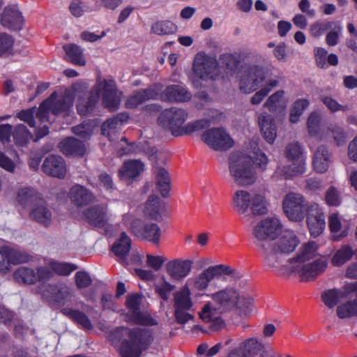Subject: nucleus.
I'll return each mask as SVG.
<instances>
[{"label":"nucleus","instance_id":"obj_48","mask_svg":"<svg viewBox=\"0 0 357 357\" xmlns=\"http://www.w3.org/2000/svg\"><path fill=\"white\" fill-rule=\"evenodd\" d=\"M67 59L75 65L84 66L86 61L83 56L82 50L75 44L66 45L63 47Z\"/></svg>","mask_w":357,"mask_h":357},{"label":"nucleus","instance_id":"obj_24","mask_svg":"<svg viewBox=\"0 0 357 357\" xmlns=\"http://www.w3.org/2000/svg\"><path fill=\"white\" fill-rule=\"evenodd\" d=\"M1 24L10 30H20L24 24L21 13L15 6H7L4 8L1 18Z\"/></svg>","mask_w":357,"mask_h":357},{"label":"nucleus","instance_id":"obj_53","mask_svg":"<svg viewBox=\"0 0 357 357\" xmlns=\"http://www.w3.org/2000/svg\"><path fill=\"white\" fill-rule=\"evenodd\" d=\"M177 26L169 20L155 22L151 26V32L159 36L169 35L176 31Z\"/></svg>","mask_w":357,"mask_h":357},{"label":"nucleus","instance_id":"obj_39","mask_svg":"<svg viewBox=\"0 0 357 357\" xmlns=\"http://www.w3.org/2000/svg\"><path fill=\"white\" fill-rule=\"evenodd\" d=\"M54 300L60 305H65L66 303L72 302L75 296L74 289L65 284L54 287L52 289Z\"/></svg>","mask_w":357,"mask_h":357},{"label":"nucleus","instance_id":"obj_25","mask_svg":"<svg viewBox=\"0 0 357 357\" xmlns=\"http://www.w3.org/2000/svg\"><path fill=\"white\" fill-rule=\"evenodd\" d=\"M29 218L46 228L50 227L52 223V212L43 202L36 203L32 206Z\"/></svg>","mask_w":357,"mask_h":357},{"label":"nucleus","instance_id":"obj_46","mask_svg":"<svg viewBox=\"0 0 357 357\" xmlns=\"http://www.w3.org/2000/svg\"><path fill=\"white\" fill-rule=\"evenodd\" d=\"M190 294V289L186 285L177 291L174 294L175 309L190 310L192 306Z\"/></svg>","mask_w":357,"mask_h":357},{"label":"nucleus","instance_id":"obj_26","mask_svg":"<svg viewBox=\"0 0 357 357\" xmlns=\"http://www.w3.org/2000/svg\"><path fill=\"white\" fill-rule=\"evenodd\" d=\"M289 165H280L277 167L273 177H281L284 178H290L301 176L306 170V159H303L301 164L296 160L289 161Z\"/></svg>","mask_w":357,"mask_h":357},{"label":"nucleus","instance_id":"obj_47","mask_svg":"<svg viewBox=\"0 0 357 357\" xmlns=\"http://www.w3.org/2000/svg\"><path fill=\"white\" fill-rule=\"evenodd\" d=\"M327 139L331 137L337 146L344 145L346 142V133L344 128L338 123L332 122L326 126Z\"/></svg>","mask_w":357,"mask_h":357},{"label":"nucleus","instance_id":"obj_12","mask_svg":"<svg viewBox=\"0 0 357 357\" xmlns=\"http://www.w3.org/2000/svg\"><path fill=\"white\" fill-rule=\"evenodd\" d=\"M31 257L26 252H22L13 248L0 246V273H7L13 265L26 263Z\"/></svg>","mask_w":357,"mask_h":357},{"label":"nucleus","instance_id":"obj_64","mask_svg":"<svg viewBox=\"0 0 357 357\" xmlns=\"http://www.w3.org/2000/svg\"><path fill=\"white\" fill-rule=\"evenodd\" d=\"M325 199L328 205L337 206L342 202L341 193L335 188L331 187L326 192Z\"/></svg>","mask_w":357,"mask_h":357},{"label":"nucleus","instance_id":"obj_28","mask_svg":"<svg viewBox=\"0 0 357 357\" xmlns=\"http://www.w3.org/2000/svg\"><path fill=\"white\" fill-rule=\"evenodd\" d=\"M84 216L89 224L98 227H105L109 220L106 207L100 205H96L87 208Z\"/></svg>","mask_w":357,"mask_h":357},{"label":"nucleus","instance_id":"obj_51","mask_svg":"<svg viewBox=\"0 0 357 357\" xmlns=\"http://www.w3.org/2000/svg\"><path fill=\"white\" fill-rule=\"evenodd\" d=\"M38 199V193L32 188H23L19 190L17 195V202L23 206L36 204Z\"/></svg>","mask_w":357,"mask_h":357},{"label":"nucleus","instance_id":"obj_34","mask_svg":"<svg viewBox=\"0 0 357 357\" xmlns=\"http://www.w3.org/2000/svg\"><path fill=\"white\" fill-rule=\"evenodd\" d=\"M144 169V164L137 160L126 161L119 171L123 181H128L138 176Z\"/></svg>","mask_w":357,"mask_h":357},{"label":"nucleus","instance_id":"obj_31","mask_svg":"<svg viewBox=\"0 0 357 357\" xmlns=\"http://www.w3.org/2000/svg\"><path fill=\"white\" fill-rule=\"evenodd\" d=\"M321 114L318 112H312L310 114L307 120V128L308 134L317 137L319 139H326V127L321 128Z\"/></svg>","mask_w":357,"mask_h":357},{"label":"nucleus","instance_id":"obj_10","mask_svg":"<svg viewBox=\"0 0 357 357\" xmlns=\"http://www.w3.org/2000/svg\"><path fill=\"white\" fill-rule=\"evenodd\" d=\"M187 118L188 113L183 109L171 107L161 112L158 121L160 126L170 130L174 135H180L183 132L182 126Z\"/></svg>","mask_w":357,"mask_h":357},{"label":"nucleus","instance_id":"obj_8","mask_svg":"<svg viewBox=\"0 0 357 357\" xmlns=\"http://www.w3.org/2000/svg\"><path fill=\"white\" fill-rule=\"evenodd\" d=\"M265 70L259 65H250L243 68L239 77V89L250 94L263 86L266 82Z\"/></svg>","mask_w":357,"mask_h":357},{"label":"nucleus","instance_id":"obj_1","mask_svg":"<svg viewBox=\"0 0 357 357\" xmlns=\"http://www.w3.org/2000/svg\"><path fill=\"white\" fill-rule=\"evenodd\" d=\"M251 162L257 168L264 171L268 159L257 146H255L248 155L239 152L230 154L228 163L229 176L230 181L235 185L248 187L256 183L257 174Z\"/></svg>","mask_w":357,"mask_h":357},{"label":"nucleus","instance_id":"obj_62","mask_svg":"<svg viewBox=\"0 0 357 357\" xmlns=\"http://www.w3.org/2000/svg\"><path fill=\"white\" fill-rule=\"evenodd\" d=\"M331 31L326 34V43L329 46H335L339 43V38L342 34V26L338 22H334Z\"/></svg>","mask_w":357,"mask_h":357},{"label":"nucleus","instance_id":"obj_32","mask_svg":"<svg viewBox=\"0 0 357 357\" xmlns=\"http://www.w3.org/2000/svg\"><path fill=\"white\" fill-rule=\"evenodd\" d=\"M258 123L263 137L268 143L273 144L277 136L274 120L269 115L261 114L258 117Z\"/></svg>","mask_w":357,"mask_h":357},{"label":"nucleus","instance_id":"obj_14","mask_svg":"<svg viewBox=\"0 0 357 357\" xmlns=\"http://www.w3.org/2000/svg\"><path fill=\"white\" fill-rule=\"evenodd\" d=\"M202 139L208 146L215 151H226L234 145V141L222 128L206 130L202 135Z\"/></svg>","mask_w":357,"mask_h":357},{"label":"nucleus","instance_id":"obj_45","mask_svg":"<svg viewBox=\"0 0 357 357\" xmlns=\"http://www.w3.org/2000/svg\"><path fill=\"white\" fill-rule=\"evenodd\" d=\"M279 85V81L277 79H267L260 89L257 91L251 98L250 102L252 105H259L262 102L265 97Z\"/></svg>","mask_w":357,"mask_h":357},{"label":"nucleus","instance_id":"obj_37","mask_svg":"<svg viewBox=\"0 0 357 357\" xmlns=\"http://www.w3.org/2000/svg\"><path fill=\"white\" fill-rule=\"evenodd\" d=\"M59 148L61 152L66 155H79L82 156L86 151L84 144L77 139L69 137L63 140Z\"/></svg>","mask_w":357,"mask_h":357},{"label":"nucleus","instance_id":"obj_38","mask_svg":"<svg viewBox=\"0 0 357 357\" xmlns=\"http://www.w3.org/2000/svg\"><path fill=\"white\" fill-rule=\"evenodd\" d=\"M284 90L276 91L267 98L264 107L272 112L284 110L287 104V101L284 98Z\"/></svg>","mask_w":357,"mask_h":357},{"label":"nucleus","instance_id":"obj_33","mask_svg":"<svg viewBox=\"0 0 357 357\" xmlns=\"http://www.w3.org/2000/svg\"><path fill=\"white\" fill-rule=\"evenodd\" d=\"M252 195L245 190H236L231 199V206L238 214H245L250 206Z\"/></svg>","mask_w":357,"mask_h":357},{"label":"nucleus","instance_id":"obj_22","mask_svg":"<svg viewBox=\"0 0 357 357\" xmlns=\"http://www.w3.org/2000/svg\"><path fill=\"white\" fill-rule=\"evenodd\" d=\"M328 227L333 239L338 241L347 235L349 223L339 213H333L328 216Z\"/></svg>","mask_w":357,"mask_h":357},{"label":"nucleus","instance_id":"obj_43","mask_svg":"<svg viewBox=\"0 0 357 357\" xmlns=\"http://www.w3.org/2000/svg\"><path fill=\"white\" fill-rule=\"evenodd\" d=\"M61 312L66 316L80 325L83 329L91 330L92 328L90 319L84 312L69 307L63 308Z\"/></svg>","mask_w":357,"mask_h":357},{"label":"nucleus","instance_id":"obj_50","mask_svg":"<svg viewBox=\"0 0 357 357\" xmlns=\"http://www.w3.org/2000/svg\"><path fill=\"white\" fill-rule=\"evenodd\" d=\"M309 105L310 102L305 98H300L294 102L290 108V122L292 123H297Z\"/></svg>","mask_w":357,"mask_h":357},{"label":"nucleus","instance_id":"obj_27","mask_svg":"<svg viewBox=\"0 0 357 357\" xmlns=\"http://www.w3.org/2000/svg\"><path fill=\"white\" fill-rule=\"evenodd\" d=\"M69 198L71 202L77 206L88 205L96 200L94 195L81 185H75L70 189Z\"/></svg>","mask_w":357,"mask_h":357},{"label":"nucleus","instance_id":"obj_13","mask_svg":"<svg viewBox=\"0 0 357 357\" xmlns=\"http://www.w3.org/2000/svg\"><path fill=\"white\" fill-rule=\"evenodd\" d=\"M130 231L137 238L155 244L160 242L161 229L153 222L135 219L131 222Z\"/></svg>","mask_w":357,"mask_h":357},{"label":"nucleus","instance_id":"obj_19","mask_svg":"<svg viewBox=\"0 0 357 357\" xmlns=\"http://www.w3.org/2000/svg\"><path fill=\"white\" fill-rule=\"evenodd\" d=\"M161 90L162 85L160 84H156L146 89L137 91L127 100L126 103V107L132 109L135 108L146 100L155 99Z\"/></svg>","mask_w":357,"mask_h":357},{"label":"nucleus","instance_id":"obj_7","mask_svg":"<svg viewBox=\"0 0 357 357\" xmlns=\"http://www.w3.org/2000/svg\"><path fill=\"white\" fill-rule=\"evenodd\" d=\"M232 273L229 266L220 264L211 266L199 274L190 278L185 285L195 291H203L207 289L211 281L222 274L229 275Z\"/></svg>","mask_w":357,"mask_h":357},{"label":"nucleus","instance_id":"obj_11","mask_svg":"<svg viewBox=\"0 0 357 357\" xmlns=\"http://www.w3.org/2000/svg\"><path fill=\"white\" fill-rule=\"evenodd\" d=\"M218 65L215 56L201 52L196 54L193 63L194 73L202 79H215L218 75Z\"/></svg>","mask_w":357,"mask_h":357},{"label":"nucleus","instance_id":"obj_5","mask_svg":"<svg viewBox=\"0 0 357 357\" xmlns=\"http://www.w3.org/2000/svg\"><path fill=\"white\" fill-rule=\"evenodd\" d=\"M287 266V271L281 270L282 273H294L301 281L308 282L315 279L326 269L328 261L325 258H319L314 261L294 263Z\"/></svg>","mask_w":357,"mask_h":357},{"label":"nucleus","instance_id":"obj_30","mask_svg":"<svg viewBox=\"0 0 357 357\" xmlns=\"http://www.w3.org/2000/svg\"><path fill=\"white\" fill-rule=\"evenodd\" d=\"M331 154L325 146H318L314 151L312 165L314 169L318 173L326 172L331 162Z\"/></svg>","mask_w":357,"mask_h":357},{"label":"nucleus","instance_id":"obj_58","mask_svg":"<svg viewBox=\"0 0 357 357\" xmlns=\"http://www.w3.org/2000/svg\"><path fill=\"white\" fill-rule=\"evenodd\" d=\"M337 315L341 319L357 316V299L339 305L337 307Z\"/></svg>","mask_w":357,"mask_h":357},{"label":"nucleus","instance_id":"obj_21","mask_svg":"<svg viewBox=\"0 0 357 357\" xmlns=\"http://www.w3.org/2000/svg\"><path fill=\"white\" fill-rule=\"evenodd\" d=\"M43 171L47 175L63 178L66 174V165L63 158L58 155H50L43 164Z\"/></svg>","mask_w":357,"mask_h":357},{"label":"nucleus","instance_id":"obj_35","mask_svg":"<svg viewBox=\"0 0 357 357\" xmlns=\"http://www.w3.org/2000/svg\"><path fill=\"white\" fill-rule=\"evenodd\" d=\"M131 248V239L126 232H122L119 238L113 244L112 250L121 264H126V257Z\"/></svg>","mask_w":357,"mask_h":357},{"label":"nucleus","instance_id":"obj_59","mask_svg":"<svg viewBox=\"0 0 357 357\" xmlns=\"http://www.w3.org/2000/svg\"><path fill=\"white\" fill-rule=\"evenodd\" d=\"M13 135L15 144L22 146L26 144L31 138V133L22 124H19L15 127Z\"/></svg>","mask_w":357,"mask_h":357},{"label":"nucleus","instance_id":"obj_55","mask_svg":"<svg viewBox=\"0 0 357 357\" xmlns=\"http://www.w3.org/2000/svg\"><path fill=\"white\" fill-rule=\"evenodd\" d=\"M49 267L56 273L61 275H68L77 268L73 264L56 261L52 259L48 261Z\"/></svg>","mask_w":357,"mask_h":357},{"label":"nucleus","instance_id":"obj_3","mask_svg":"<svg viewBox=\"0 0 357 357\" xmlns=\"http://www.w3.org/2000/svg\"><path fill=\"white\" fill-rule=\"evenodd\" d=\"M117 333L125 334L128 339L122 342V357H140L142 353L149 348L153 341V333L150 329L141 328H119Z\"/></svg>","mask_w":357,"mask_h":357},{"label":"nucleus","instance_id":"obj_20","mask_svg":"<svg viewBox=\"0 0 357 357\" xmlns=\"http://www.w3.org/2000/svg\"><path fill=\"white\" fill-rule=\"evenodd\" d=\"M299 243V239L293 231L285 230L271 245L280 253L285 255L294 252Z\"/></svg>","mask_w":357,"mask_h":357},{"label":"nucleus","instance_id":"obj_4","mask_svg":"<svg viewBox=\"0 0 357 357\" xmlns=\"http://www.w3.org/2000/svg\"><path fill=\"white\" fill-rule=\"evenodd\" d=\"M75 93L74 88L66 89L59 93L54 92L38 107L37 118L42 122L47 121L50 112L55 115H68L72 108Z\"/></svg>","mask_w":357,"mask_h":357},{"label":"nucleus","instance_id":"obj_60","mask_svg":"<svg viewBox=\"0 0 357 357\" xmlns=\"http://www.w3.org/2000/svg\"><path fill=\"white\" fill-rule=\"evenodd\" d=\"M321 100L331 113L337 112H347L350 110L349 105H341L331 96H322Z\"/></svg>","mask_w":357,"mask_h":357},{"label":"nucleus","instance_id":"obj_40","mask_svg":"<svg viewBox=\"0 0 357 357\" xmlns=\"http://www.w3.org/2000/svg\"><path fill=\"white\" fill-rule=\"evenodd\" d=\"M258 249L264 255V263L266 266L272 268H279L284 254L280 253L278 250L271 245H270L269 247L266 246Z\"/></svg>","mask_w":357,"mask_h":357},{"label":"nucleus","instance_id":"obj_29","mask_svg":"<svg viewBox=\"0 0 357 357\" xmlns=\"http://www.w3.org/2000/svg\"><path fill=\"white\" fill-rule=\"evenodd\" d=\"M317 250L318 246L316 243L308 242L304 243L299 248L296 256L287 261V265L314 261V259L318 255Z\"/></svg>","mask_w":357,"mask_h":357},{"label":"nucleus","instance_id":"obj_57","mask_svg":"<svg viewBox=\"0 0 357 357\" xmlns=\"http://www.w3.org/2000/svg\"><path fill=\"white\" fill-rule=\"evenodd\" d=\"M285 157L288 161L296 160L300 164L303 159H306L303 155L302 148L298 142L289 144L286 146Z\"/></svg>","mask_w":357,"mask_h":357},{"label":"nucleus","instance_id":"obj_41","mask_svg":"<svg viewBox=\"0 0 357 357\" xmlns=\"http://www.w3.org/2000/svg\"><path fill=\"white\" fill-rule=\"evenodd\" d=\"M157 188L162 197L168 196L170 190V177L167 169L163 167H155L154 169Z\"/></svg>","mask_w":357,"mask_h":357},{"label":"nucleus","instance_id":"obj_63","mask_svg":"<svg viewBox=\"0 0 357 357\" xmlns=\"http://www.w3.org/2000/svg\"><path fill=\"white\" fill-rule=\"evenodd\" d=\"M333 25V21L328 22L316 21L310 25L309 31L312 37L319 38L325 31L329 29V28H332Z\"/></svg>","mask_w":357,"mask_h":357},{"label":"nucleus","instance_id":"obj_9","mask_svg":"<svg viewBox=\"0 0 357 357\" xmlns=\"http://www.w3.org/2000/svg\"><path fill=\"white\" fill-rule=\"evenodd\" d=\"M309 206L304 196L300 193L289 192L282 201L284 213L290 220L294 222L304 219Z\"/></svg>","mask_w":357,"mask_h":357},{"label":"nucleus","instance_id":"obj_36","mask_svg":"<svg viewBox=\"0 0 357 357\" xmlns=\"http://www.w3.org/2000/svg\"><path fill=\"white\" fill-rule=\"evenodd\" d=\"M165 210V203L158 197L151 195L146 203L144 213L153 220H159L161 219L162 214Z\"/></svg>","mask_w":357,"mask_h":357},{"label":"nucleus","instance_id":"obj_42","mask_svg":"<svg viewBox=\"0 0 357 357\" xmlns=\"http://www.w3.org/2000/svg\"><path fill=\"white\" fill-rule=\"evenodd\" d=\"M13 278L19 283L33 284L37 282L36 271L26 266H20L13 273Z\"/></svg>","mask_w":357,"mask_h":357},{"label":"nucleus","instance_id":"obj_44","mask_svg":"<svg viewBox=\"0 0 357 357\" xmlns=\"http://www.w3.org/2000/svg\"><path fill=\"white\" fill-rule=\"evenodd\" d=\"M121 121L117 118L110 119L102 125V134L107 136L109 141L114 142L117 139V135L121 130Z\"/></svg>","mask_w":357,"mask_h":357},{"label":"nucleus","instance_id":"obj_17","mask_svg":"<svg viewBox=\"0 0 357 357\" xmlns=\"http://www.w3.org/2000/svg\"><path fill=\"white\" fill-rule=\"evenodd\" d=\"M192 264V261L190 259H178L167 262L165 268L172 279L180 281L190 274Z\"/></svg>","mask_w":357,"mask_h":357},{"label":"nucleus","instance_id":"obj_61","mask_svg":"<svg viewBox=\"0 0 357 357\" xmlns=\"http://www.w3.org/2000/svg\"><path fill=\"white\" fill-rule=\"evenodd\" d=\"M130 320L135 324L152 326H156L158 321L155 319L151 317L146 312H135V314L130 315Z\"/></svg>","mask_w":357,"mask_h":357},{"label":"nucleus","instance_id":"obj_56","mask_svg":"<svg viewBox=\"0 0 357 357\" xmlns=\"http://www.w3.org/2000/svg\"><path fill=\"white\" fill-rule=\"evenodd\" d=\"M321 298L328 307L333 308L341 299H343V296L340 289H332L324 291Z\"/></svg>","mask_w":357,"mask_h":357},{"label":"nucleus","instance_id":"obj_54","mask_svg":"<svg viewBox=\"0 0 357 357\" xmlns=\"http://www.w3.org/2000/svg\"><path fill=\"white\" fill-rule=\"evenodd\" d=\"M245 354L246 356H256L264 350V344L256 338L252 337L245 340L239 347Z\"/></svg>","mask_w":357,"mask_h":357},{"label":"nucleus","instance_id":"obj_49","mask_svg":"<svg viewBox=\"0 0 357 357\" xmlns=\"http://www.w3.org/2000/svg\"><path fill=\"white\" fill-rule=\"evenodd\" d=\"M354 255V250L347 245H342L333 255L331 263L333 266H340L349 261Z\"/></svg>","mask_w":357,"mask_h":357},{"label":"nucleus","instance_id":"obj_16","mask_svg":"<svg viewBox=\"0 0 357 357\" xmlns=\"http://www.w3.org/2000/svg\"><path fill=\"white\" fill-rule=\"evenodd\" d=\"M211 298L218 310L226 312L235 307L238 298V293L233 288H226L212 294Z\"/></svg>","mask_w":357,"mask_h":357},{"label":"nucleus","instance_id":"obj_6","mask_svg":"<svg viewBox=\"0 0 357 357\" xmlns=\"http://www.w3.org/2000/svg\"><path fill=\"white\" fill-rule=\"evenodd\" d=\"M281 230V224L275 218H268L261 220L253 228L255 243L258 248L271 245Z\"/></svg>","mask_w":357,"mask_h":357},{"label":"nucleus","instance_id":"obj_2","mask_svg":"<svg viewBox=\"0 0 357 357\" xmlns=\"http://www.w3.org/2000/svg\"><path fill=\"white\" fill-rule=\"evenodd\" d=\"M121 96V93L117 90L114 80L100 79L92 89L90 96L87 99L82 98L79 100L77 112L82 116L91 113L100 97L105 107L115 110L119 105Z\"/></svg>","mask_w":357,"mask_h":357},{"label":"nucleus","instance_id":"obj_18","mask_svg":"<svg viewBox=\"0 0 357 357\" xmlns=\"http://www.w3.org/2000/svg\"><path fill=\"white\" fill-rule=\"evenodd\" d=\"M160 99L163 101L184 102L189 101L192 95L188 90L182 85L172 84L167 86L160 93Z\"/></svg>","mask_w":357,"mask_h":357},{"label":"nucleus","instance_id":"obj_52","mask_svg":"<svg viewBox=\"0 0 357 357\" xmlns=\"http://www.w3.org/2000/svg\"><path fill=\"white\" fill-rule=\"evenodd\" d=\"M249 208L254 215H263L267 212V202L265 197L261 193L252 195Z\"/></svg>","mask_w":357,"mask_h":357},{"label":"nucleus","instance_id":"obj_23","mask_svg":"<svg viewBox=\"0 0 357 357\" xmlns=\"http://www.w3.org/2000/svg\"><path fill=\"white\" fill-rule=\"evenodd\" d=\"M222 312H224L218 310L217 305L208 303L199 312V317L204 322L209 324V327L212 330L217 331L221 328L224 324L220 316V314Z\"/></svg>","mask_w":357,"mask_h":357},{"label":"nucleus","instance_id":"obj_15","mask_svg":"<svg viewBox=\"0 0 357 357\" xmlns=\"http://www.w3.org/2000/svg\"><path fill=\"white\" fill-rule=\"evenodd\" d=\"M307 224L311 236L317 237L324 230L326 227L325 215L323 209L317 204H310Z\"/></svg>","mask_w":357,"mask_h":357}]
</instances>
